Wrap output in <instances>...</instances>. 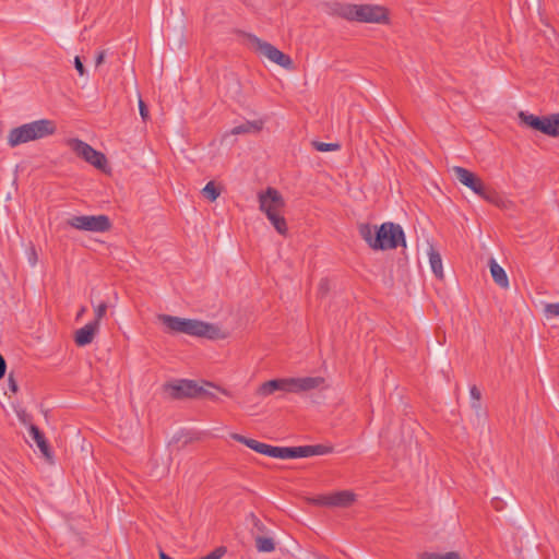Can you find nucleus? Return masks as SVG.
<instances>
[{
    "instance_id": "b1692460",
    "label": "nucleus",
    "mask_w": 559,
    "mask_h": 559,
    "mask_svg": "<svg viewBox=\"0 0 559 559\" xmlns=\"http://www.w3.org/2000/svg\"><path fill=\"white\" fill-rule=\"evenodd\" d=\"M419 559H462V558L457 551H449L445 554L423 552L419 555Z\"/></svg>"
},
{
    "instance_id": "a878e982",
    "label": "nucleus",
    "mask_w": 559,
    "mask_h": 559,
    "mask_svg": "<svg viewBox=\"0 0 559 559\" xmlns=\"http://www.w3.org/2000/svg\"><path fill=\"white\" fill-rule=\"evenodd\" d=\"M312 146L319 152H332L341 148L338 143H324L320 141H313Z\"/></svg>"
},
{
    "instance_id": "dca6fc26",
    "label": "nucleus",
    "mask_w": 559,
    "mask_h": 559,
    "mask_svg": "<svg viewBox=\"0 0 559 559\" xmlns=\"http://www.w3.org/2000/svg\"><path fill=\"white\" fill-rule=\"evenodd\" d=\"M356 501V495L350 490H340L330 493V508H348Z\"/></svg>"
},
{
    "instance_id": "473e14b6",
    "label": "nucleus",
    "mask_w": 559,
    "mask_h": 559,
    "mask_svg": "<svg viewBox=\"0 0 559 559\" xmlns=\"http://www.w3.org/2000/svg\"><path fill=\"white\" fill-rule=\"evenodd\" d=\"M293 450L292 447H277L276 459H292Z\"/></svg>"
},
{
    "instance_id": "5701e85b",
    "label": "nucleus",
    "mask_w": 559,
    "mask_h": 559,
    "mask_svg": "<svg viewBox=\"0 0 559 559\" xmlns=\"http://www.w3.org/2000/svg\"><path fill=\"white\" fill-rule=\"evenodd\" d=\"M254 540L259 552H272L275 549V543L271 537L255 536Z\"/></svg>"
},
{
    "instance_id": "7ed1b4c3",
    "label": "nucleus",
    "mask_w": 559,
    "mask_h": 559,
    "mask_svg": "<svg viewBox=\"0 0 559 559\" xmlns=\"http://www.w3.org/2000/svg\"><path fill=\"white\" fill-rule=\"evenodd\" d=\"M324 383L322 377L283 378L263 382L257 390L258 395L269 396L275 391L300 393L321 386Z\"/></svg>"
},
{
    "instance_id": "2eb2a0df",
    "label": "nucleus",
    "mask_w": 559,
    "mask_h": 559,
    "mask_svg": "<svg viewBox=\"0 0 559 559\" xmlns=\"http://www.w3.org/2000/svg\"><path fill=\"white\" fill-rule=\"evenodd\" d=\"M29 435H31L32 439L34 440V442L39 448V450L43 453V455L45 456V459L49 462H52L53 455H52L50 445L45 438L44 432L36 425L29 424Z\"/></svg>"
},
{
    "instance_id": "aec40b11",
    "label": "nucleus",
    "mask_w": 559,
    "mask_h": 559,
    "mask_svg": "<svg viewBox=\"0 0 559 559\" xmlns=\"http://www.w3.org/2000/svg\"><path fill=\"white\" fill-rule=\"evenodd\" d=\"M263 127V122L260 120L246 121L231 129V134H245V133H257Z\"/></svg>"
},
{
    "instance_id": "72a5a7b5",
    "label": "nucleus",
    "mask_w": 559,
    "mask_h": 559,
    "mask_svg": "<svg viewBox=\"0 0 559 559\" xmlns=\"http://www.w3.org/2000/svg\"><path fill=\"white\" fill-rule=\"evenodd\" d=\"M225 554V548L218 547L200 559H221Z\"/></svg>"
},
{
    "instance_id": "cd10ccee",
    "label": "nucleus",
    "mask_w": 559,
    "mask_h": 559,
    "mask_svg": "<svg viewBox=\"0 0 559 559\" xmlns=\"http://www.w3.org/2000/svg\"><path fill=\"white\" fill-rule=\"evenodd\" d=\"M544 313L547 319L559 317V302L546 304L544 307Z\"/></svg>"
},
{
    "instance_id": "0eeeda50",
    "label": "nucleus",
    "mask_w": 559,
    "mask_h": 559,
    "mask_svg": "<svg viewBox=\"0 0 559 559\" xmlns=\"http://www.w3.org/2000/svg\"><path fill=\"white\" fill-rule=\"evenodd\" d=\"M164 390L169 394V396L174 400H181L185 397H199V396H209L214 399L215 395L212 392H209L203 386L199 385L198 382L193 380H179L171 383H166L164 385Z\"/></svg>"
},
{
    "instance_id": "c03bdc74",
    "label": "nucleus",
    "mask_w": 559,
    "mask_h": 559,
    "mask_svg": "<svg viewBox=\"0 0 559 559\" xmlns=\"http://www.w3.org/2000/svg\"><path fill=\"white\" fill-rule=\"evenodd\" d=\"M20 419H21V421H22L24 425H28V426H29V424H32V423H31V417H29V415H27V414H25V413H24L23 415H20Z\"/></svg>"
},
{
    "instance_id": "39448f33",
    "label": "nucleus",
    "mask_w": 559,
    "mask_h": 559,
    "mask_svg": "<svg viewBox=\"0 0 559 559\" xmlns=\"http://www.w3.org/2000/svg\"><path fill=\"white\" fill-rule=\"evenodd\" d=\"M57 130L56 123L49 119H39L13 128L8 134V144L15 147L31 141L52 135Z\"/></svg>"
},
{
    "instance_id": "f704fd0d",
    "label": "nucleus",
    "mask_w": 559,
    "mask_h": 559,
    "mask_svg": "<svg viewBox=\"0 0 559 559\" xmlns=\"http://www.w3.org/2000/svg\"><path fill=\"white\" fill-rule=\"evenodd\" d=\"M139 110L143 121H146L148 119V108L141 97L139 98Z\"/></svg>"
},
{
    "instance_id": "2f4dec72",
    "label": "nucleus",
    "mask_w": 559,
    "mask_h": 559,
    "mask_svg": "<svg viewBox=\"0 0 559 559\" xmlns=\"http://www.w3.org/2000/svg\"><path fill=\"white\" fill-rule=\"evenodd\" d=\"M107 304L105 301L100 302L96 308H95V318L93 321H97V326H99V322L100 320L105 317L106 312H107Z\"/></svg>"
},
{
    "instance_id": "393cba45",
    "label": "nucleus",
    "mask_w": 559,
    "mask_h": 559,
    "mask_svg": "<svg viewBox=\"0 0 559 559\" xmlns=\"http://www.w3.org/2000/svg\"><path fill=\"white\" fill-rule=\"evenodd\" d=\"M202 193L210 201H215L219 197L221 191L213 181H210L203 188Z\"/></svg>"
},
{
    "instance_id": "a19ab883",
    "label": "nucleus",
    "mask_w": 559,
    "mask_h": 559,
    "mask_svg": "<svg viewBox=\"0 0 559 559\" xmlns=\"http://www.w3.org/2000/svg\"><path fill=\"white\" fill-rule=\"evenodd\" d=\"M7 372V361L4 357L0 354V380L4 378Z\"/></svg>"
},
{
    "instance_id": "37998d69",
    "label": "nucleus",
    "mask_w": 559,
    "mask_h": 559,
    "mask_svg": "<svg viewBox=\"0 0 559 559\" xmlns=\"http://www.w3.org/2000/svg\"><path fill=\"white\" fill-rule=\"evenodd\" d=\"M491 503H492V507H493L496 510H501V508H502V506H501V504H502V501H501L499 498H495V499H492Z\"/></svg>"
},
{
    "instance_id": "20e7f679",
    "label": "nucleus",
    "mask_w": 559,
    "mask_h": 559,
    "mask_svg": "<svg viewBox=\"0 0 559 559\" xmlns=\"http://www.w3.org/2000/svg\"><path fill=\"white\" fill-rule=\"evenodd\" d=\"M333 12L348 21L360 23H384L388 13L383 7L371 4L334 3Z\"/></svg>"
},
{
    "instance_id": "412c9836",
    "label": "nucleus",
    "mask_w": 559,
    "mask_h": 559,
    "mask_svg": "<svg viewBox=\"0 0 559 559\" xmlns=\"http://www.w3.org/2000/svg\"><path fill=\"white\" fill-rule=\"evenodd\" d=\"M480 198L484 200L495 204L498 207H507L509 201H507L502 195H500L496 190L485 187V193L480 194Z\"/></svg>"
},
{
    "instance_id": "de8ad7c7",
    "label": "nucleus",
    "mask_w": 559,
    "mask_h": 559,
    "mask_svg": "<svg viewBox=\"0 0 559 559\" xmlns=\"http://www.w3.org/2000/svg\"><path fill=\"white\" fill-rule=\"evenodd\" d=\"M31 259H33L32 264H35V262H36V252L33 251V255H31Z\"/></svg>"
},
{
    "instance_id": "7c9ffc66",
    "label": "nucleus",
    "mask_w": 559,
    "mask_h": 559,
    "mask_svg": "<svg viewBox=\"0 0 559 559\" xmlns=\"http://www.w3.org/2000/svg\"><path fill=\"white\" fill-rule=\"evenodd\" d=\"M310 455L313 456V455H323V454H328V453H331L333 451V449L331 447H326V445H323V444H314V445H310Z\"/></svg>"
},
{
    "instance_id": "6ab92c4d",
    "label": "nucleus",
    "mask_w": 559,
    "mask_h": 559,
    "mask_svg": "<svg viewBox=\"0 0 559 559\" xmlns=\"http://www.w3.org/2000/svg\"><path fill=\"white\" fill-rule=\"evenodd\" d=\"M429 263L431 270L436 277L442 280L443 278V269H442V260L440 253L433 248V246L429 247L428 251Z\"/></svg>"
},
{
    "instance_id": "49530a36",
    "label": "nucleus",
    "mask_w": 559,
    "mask_h": 559,
    "mask_svg": "<svg viewBox=\"0 0 559 559\" xmlns=\"http://www.w3.org/2000/svg\"><path fill=\"white\" fill-rule=\"evenodd\" d=\"M84 312H85V307H82L81 310L79 311L76 318L79 319Z\"/></svg>"
},
{
    "instance_id": "f8f14e48",
    "label": "nucleus",
    "mask_w": 559,
    "mask_h": 559,
    "mask_svg": "<svg viewBox=\"0 0 559 559\" xmlns=\"http://www.w3.org/2000/svg\"><path fill=\"white\" fill-rule=\"evenodd\" d=\"M452 171L454 173L455 178L474 193L479 197L485 193L486 185L477 175L461 166H454Z\"/></svg>"
},
{
    "instance_id": "f03ea898",
    "label": "nucleus",
    "mask_w": 559,
    "mask_h": 559,
    "mask_svg": "<svg viewBox=\"0 0 559 559\" xmlns=\"http://www.w3.org/2000/svg\"><path fill=\"white\" fill-rule=\"evenodd\" d=\"M158 320L170 332L183 333L190 336L205 337L212 341L224 340L227 337V333L214 323L169 314H159Z\"/></svg>"
},
{
    "instance_id": "4c0bfd02",
    "label": "nucleus",
    "mask_w": 559,
    "mask_h": 559,
    "mask_svg": "<svg viewBox=\"0 0 559 559\" xmlns=\"http://www.w3.org/2000/svg\"><path fill=\"white\" fill-rule=\"evenodd\" d=\"M8 383H9V389L12 393H16L19 391V385H17L15 379L13 378L12 372L9 374Z\"/></svg>"
},
{
    "instance_id": "1a4fd4ad",
    "label": "nucleus",
    "mask_w": 559,
    "mask_h": 559,
    "mask_svg": "<svg viewBox=\"0 0 559 559\" xmlns=\"http://www.w3.org/2000/svg\"><path fill=\"white\" fill-rule=\"evenodd\" d=\"M67 224L79 230L105 233L111 228V222L107 215H80L72 216Z\"/></svg>"
},
{
    "instance_id": "ddd939ff",
    "label": "nucleus",
    "mask_w": 559,
    "mask_h": 559,
    "mask_svg": "<svg viewBox=\"0 0 559 559\" xmlns=\"http://www.w3.org/2000/svg\"><path fill=\"white\" fill-rule=\"evenodd\" d=\"M202 439V433L193 430H180L176 432L168 443V448L170 451H180L186 448L188 444L200 441Z\"/></svg>"
},
{
    "instance_id": "c9c22d12",
    "label": "nucleus",
    "mask_w": 559,
    "mask_h": 559,
    "mask_svg": "<svg viewBox=\"0 0 559 559\" xmlns=\"http://www.w3.org/2000/svg\"><path fill=\"white\" fill-rule=\"evenodd\" d=\"M276 452H277V447L270 445V444L265 443L261 454H264V455H267L271 457H276Z\"/></svg>"
},
{
    "instance_id": "423d86ee",
    "label": "nucleus",
    "mask_w": 559,
    "mask_h": 559,
    "mask_svg": "<svg viewBox=\"0 0 559 559\" xmlns=\"http://www.w3.org/2000/svg\"><path fill=\"white\" fill-rule=\"evenodd\" d=\"M519 118L526 127L549 136H559V114L538 117L525 111L519 112Z\"/></svg>"
},
{
    "instance_id": "c85d7f7f",
    "label": "nucleus",
    "mask_w": 559,
    "mask_h": 559,
    "mask_svg": "<svg viewBox=\"0 0 559 559\" xmlns=\"http://www.w3.org/2000/svg\"><path fill=\"white\" fill-rule=\"evenodd\" d=\"M293 454L292 459L298 457H309L310 455V445H301V447H292Z\"/></svg>"
},
{
    "instance_id": "09e8293b",
    "label": "nucleus",
    "mask_w": 559,
    "mask_h": 559,
    "mask_svg": "<svg viewBox=\"0 0 559 559\" xmlns=\"http://www.w3.org/2000/svg\"><path fill=\"white\" fill-rule=\"evenodd\" d=\"M31 259H33L32 264H35V262H36V252L33 251V255H31Z\"/></svg>"
},
{
    "instance_id": "9d476101",
    "label": "nucleus",
    "mask_w": 559,
    "mask_h": 559,
    "mask_svg": "<svg viewBox=\"0 0 559 559\" xmlns=\"http://www.w3.org/2000/svg\"><path fill=\"white\" fill-rule=\"evenodd\" d=\"M68 146L86 163L93 165L99 170H104L107 166V158L105 154L93 148L86 142L80 139H70L67 142Z\"/></svg>"
},
{
    "instance_id": "e433bc0d",
    "label": "nucleus",
    "mask_w": 559,
    "mask_h": 559,
    "mask_svg": "<svg viewBox=\"0 0 559 559\" xmlns=\"http://www.w3.org/2000/svg\"><path fill=\"white\" fill-rule=\"evenodd\" d=\"M74 68L79 72L80 75H84L86 70L85 67L79 56L74 58Z\"/></svg>"
},
{
    "instance_id": "58836bf2",
    "label": "nucleus",
    "mask_w": 559,
    "mask_h": 559,
    "mask_svg": "<svg viewBox=\"0 0 559 559\" xmlns=\"http://www.w3.org/2000/svg\"><path fill=\"white\" fill-rule=\"evenodd\" d=\"M471 399L474 401H480L481 393L476 385H473L469 390Z\"/></svg>"
},
{
    "instance_id": "ea45409f",
    "label": "nucleus",
    "mask_w": 559,
    "mask_h": 559,
    "mask_svg": "<svg viewBox=\"0 0 559 559\" xmlns=\"http://www.w3.org/2000/svg\"><path fill=\"white\" fill-rule=\"evenodd\" d=\"M329 290V282L328 280H321L320 284H319V294L321 296L325 295Z\"/></svg>"
},
{
    "instance_id": "a211bd4d",
    "label": "nucleus",
    "mask_w": 559,
    "mask_h": 559,
    "mask_svg": "<svg viewBox=\"0 0 559 559\" xmlns=\"http://www.w3.org/2000/svg\"><path fill=\"white\" fill-rule=\"evenodd\" d=\"M265 215L280 235H287L288 228L286 219L283 216V211L266 213Z\"/></svg>"
},
{
    "instance_id": "f3484780",
    "label": "nucleus",
    "mask_w": 559,
    "mask_h": 559,
    "mask_svg": "<svg viewBox=\"0 0 559 559\" xmlns=\"http://www.w3.org/2000/svg\"><path fill=\"white\" fill-rule=\"evenodd\" d=\"M488 265L493 282L501 288H508L509 278L503 267L500 266L493 258L489 260Z\"/></svg>"
},
{
    "instance_id": "bb28decb",
    "label": "nucleus",
    "mask_w": 559,
    "mask_h": 559,
    "mask_svg": "<svg viewBox=\"0 0 559 559\" xmlns=\"http://www.w3.org/2000/svg\"><path fill=\"white\" fill-rule=\"evenodd\" d=\"M308 502L318 506V507H329L330 508V493L328 495H318L311 498H308Z\"/></svg>"
},
{
    "instance_id": "c756f323",
    "label": "nucleus",
    "mask_w": 559,
    "mask_h": 559,
    "mask_svg": "<svg viewBox=\"0 0 559 559\" xmlns=\"http://www.w3.org/2000/svg\"><path fill=\"white\" fill-rule=\"evenodd\" d=\"M247 520L249 523H251L253 528L257 530L259 533H264L266 531L265 525L261 522V520L254 513H252V512L249 513V515L247 516Z\"/></svg>"
},
{
    "instance_id": "a18cd8bd",
    "label": "nucleus",
    "mask_w": 559,
    "mask_h": 559,
    "mask_svg": "<svg viewBox=\"0 0 559 559\" xmlns=\"http://www.w3.org/2000/svg\"><path fill=\"white\" fill-rule=\"evenodd\" d=\"M472 407L476 411H479L480 407H481V404H480V401H474L472 400V403H471Z\"/></svg>"
},
{
    "instance_id": "f257e3e1",
    "label": "nucleus",
    "mask_w": 559,
    "mask_h": 559,
    "mask_svg": "<svg viewBox=\"0 0 559 559\" xmlns=\"http://www.w3.org/2000/svg\"><path fill=\"white\" fill-rule=\"evenodd\" d=\"M360 237L373 250L396 249L399 246H406L403 228L395 223H383L378 229L370 224L359 225Z\"/></svg>"
},
{
    "instance_id": "6e6552de",
    "label": "nucleus",
    "mask_w": 559,
    "mask_h": 559,
    "mask_svg": "<svg viewBox=\"0 0 559 559\" xmlns=\"http://www.w3.org/2000/svg\"><path fill=\"white\" fill-rule=\"evenodd\" d=\"M248 39H249L250 44L252 45V47L258 52H260L261 55L266 57L270 61L281 66L282 68H284L286 70H294L295 64H294L293 59L288 55L284 53L280 49H277L275 46H273L272 44H270L267 41L260 39L259 37H257L255 35H252V34L248 35Z\"/></svg>"
},
{
    "instance_id": "4be33fe9",
    "label": "nucleus",
    "mask_w": 559,
    "mask_h": 559,
    "mask_svg": "<svg viewBox=\"0 0 559 559\" xmlns=\"http://www.w3.org/2000/svg\"><path fill=\"white\" fill-rule=\"evenodd\" d=\"M235 441L237 442H240L245 445H247L248 448H250L251 450L258 452V453H262V450H263V447L265 443L263 442H260L258 440H254V439H251V438H247L242 435H239V433H231L230 436Z\"/></svg>"
},
{
    "instance_id": "79ce46f5",
    "label": "nucleus",
    "mask_w": 559,
    "mask_h": 559,
    "mask_svg": "<svg viewBox=\"0 0 559 559\" xmlns=\"http://www.w3.org/2000/svg\"><path fill=\"white\" fill-rule=\"evenodd\" d=\"M106 50H100L95 58V66L99 67L105 62Z\"/></svg>"
},
{
    "instance_id": "4468645a",
    "label": "nucleus",
    "mask_w": 559,
    "mask_h": 559,
    "mask_svg": "<svg viewBox=\"0 0 559 559\" xmlns=\"http://www.w3.org/2000/svg\"><path fill=\"white\" fill-rule=\"evenodd\" d=\"M97 321H91L83 328L79 329L74 335V342L78 346H86L94 340L95 334L98 332Z\"/></svg>"
},
{
    "instance_id": "9b49d317",
    "label": "nucleus",
    "mask_w": 559,
    "mask_h": 559,
    "mask_svg": "<svg viewBox=\"0 0 559 559\" xmlns=\"http://www.w3.org/2000/svg\"><path fill=\"white\" fill-rule=\"evenodd\" d=\"M259 209L264 214L283 211L285 207V200L283 195L272 187L258 194Z\"/></svg>"
}]
</instances>
